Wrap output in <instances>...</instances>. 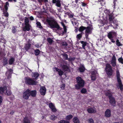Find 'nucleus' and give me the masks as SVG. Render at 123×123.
<instances>
[{
  "instance_id": "obj_31",
  "label": "nucleus",
  "mask_w": 123,
  "mask_h": 123,
  "mask_svg": "<svg viewBox=\"0 0 123 123\" xmlns=\"http://www.w3.org/2000/svg\"><path fill=\"white\" fill-rule=\"evenodd\" d=\"M74 123H79L80 121L78 119L77 117H74L73 119Z\"/></svg>"
},
{
  "instance_id": "obj_10",
  "label": "nucleus",
  "mask_w": 123,
  "mask_h": 123,
  "mask_svg": "<svg viewBox=\"0 0 123 123\" xmlns=\"http://www.w3.org/2000/svg\"><path fill=\"white\" fill-rule=\"evenodd\" d=\"M109 103L112 106L114 107L116 105V101L115 98L113 97H111L109 98Z\"/></svg>"
},
{
  "instance_id": "obj_56",
  "label": "nucleus",
  "mask_w": 123,
  "mask_h": 123,
  "mask_svg": "<svg viewBox=\"0 0 123 123\" xmlns=\"http://www.w3.org/2000/svg\"><path fill=\"white\" fill-rule=\"evenodd\" d=\"M62 45L63 46H68V44L66 42L64 41L62 42Z\"/></svg>"
},
{
  "instance_id": "obj_8",
  "label": "nucleus",
  "mask_w": 123,
  "mask_h": 123,
  "mask_svg": "<svg viewBox=\"0 0 123 123\" xmlns=\"http://www.w3.org/2000/svg\"><path fill=\"white\" fill-rule=\"evenodd\" d=\"M30 90L28 89L26 90L23 93V97L25 99H28L30 96Z\"/></svg>"
},
{
  "instance_id": "obj_32",
  "label": "nucleus",
  "mask_w": 123,
  "mask_h": 123,
  "mask_svg": "<svg viewBox=\"0 0 123 123\" xmlns=\"http://www.w3.org/2000/svg\"><path fill=\"white\" fill-rule=\"evenodd\" d=\"M83 33H81L77 35L76 36V38L79 40L82 37Z\"/></svg>"
},
{
  "instance_id": "obj_37",
  "label": "nucleus",
  "mask_w": 123,
  "mask_h": 123,
  "mask_svg": "<svg viewBox=\"0 0 123 123\" xmlns=\"http://www.w3.org/2000/svg\"><path fill=\"white\" fill-rule=\"evenodd\" d=\"M116 44L117 45L118 47L122 46V44L120 43V42H119V40L118 39H117L116 40Z\"/></svg>"
},
{
  "instance_id": "obj_1",
  "label": "nucleus",
  "mask_w": 123,
  "mask_h": 123,
  "mask_svg": "<svg viewBox=\"0 0 123 123\" xmlns=\"http://www.w3.org/2000/svg\"><path fill=\"white\" fill-rule=\"evenodd\" d=\"M46 21L51 28H55L58 30L62 29L57 23L54 19H47Z\"/></svg>"
},
{
  "instance_id": "obj_61",
  "label": "nucleus",
  "mask_w": 123,
  "mask_h": 123,
  "mask_svg": "<svg viewBox=\"0 0 123 123\" xmlns=\"http://www.w3.org/2000/svg\"><path fill=\"white\" fill-rule=\"evenodd\" d=\"M81 3L82 6H85L86 5V4L84 2H81Z\"/></svg>"
},
{
  "instance_id": "obj_11",
  "label": "nucleus",
  "mask_w": 123,
  "mask_h": 123,
  "mask_svg": "<svg viewBox=\"0 0 123 123\" xmlns=\"http://www.w3.org/2000/svg\"><path fill=\"white\" fill-rule=\"evenodd\" d=\"M49 108L51 110L52 112H55L57 111L56 109L55 105L53 104L51 102L49 103Z\"/></svg>"
},
{
  "instance_id": "obj_44",
  "label": "nucleus",
  "mask_w": 123,
  "mask_h": 123,
  "mask_svg": "<svg viewBox=\"0 0 123 123\" xmlns=\"http://www.w3.org/2000/svg\"><path fill=\"white\" fill-rule=\"evenodd\" d=\"M118 61L120 63L123 64V59L122 58V57L119 58L118 59Z\"/></svg>"
},
{
  "instance_id": "obj_51",
  "label": "nucleus",
  "mask_w": 123,
  "mask_h": 123,
  "mask_svg": "<svg viewBox=\"0 0 123 123\" xmlns=\"http://www.w3.org/2000/svg\"><path fill=\"white\" fill-rule=\"evenodd\" d=\"M4 14L5 17H8L9 14L7 11H4Z\"/></svg>"
},
{
  "instance_id": "obj_63",
  "label": "nucleus",
  "mask_w": 123,
  "mask_h": 123,
  "mask_svg": "<svg viewBox=\"0 0 123 123\" xmlns=\"http://www.w3.org/2000/svg\"><path fill=\"white\" fill-rule=\"evenodd\" d=\"M117 0H113V3L114 4V7L116 6V2L117 1Z\"/></svg>"
},
{
  "instance_id": "obj_27",
  "label": "nucleus",
  "mask_w": 123,
  "mask_h": 123,
  "mask_svg": "<svg viewBox=\"0 0 123 123\" xmlns=\"http://www.w3.org/2000/svg\"><path fill=\"white\" fill-rule=\"evenodd\" d=\"M86 29V27L83 26H81L80 27L79 29V31L81 32H82L84 30Z\"/></svg>"
},
{
  "instance_id": "obj_12",
  "label": "nucleus",
  "mask_w": 123,
  "mask_h": 123,
  "mask_svg": "<svg viewBox=\"0 0 123 123\" xmlns=\"http://www.w3.org/2000/svg\"><path fill=\"white\" fill-rule=\"evenodd\" d=\"M46 89L45 86L41 87L40 90V92L41 94L44 96L45 94L46 91Z\"/></svg>"
},
{
  "instance_id": "obj_36",
  "label": "nucleus",
  "mask_w": 123,
  "mask_h": 123,
  "mask_svg": "<svg viewBox=\"0 0 123 123\" xmlns=\"http://www.w3.org/2000/svg\"><path fill=\"white\" fill-rule=\"evenodd\" d=\"M6 92L5 94L6 95L10 96L11 95V92L10 90H8L6 89Z\"/></svg>"
},
{
  "instance_id": "obj_33",
  "label": "nucleus",
  "mask_w": 123,
  "mask_h": 123,
  "mask_svg": "<svg viewBox=\"0 0 123 123\" xmlns=\"http://www.w3.org/2000/svg\"><path fill=\"white\" fill-rule=\"evenodd\" d=\"M7 59L6 57H4L3 59V65L5 66L7 64L8 62H7Z\"/></svg>"
},
{
  "instance_id": "obj_48",
  "label": "nucleus",
  "mask_w": 123,
  "mask_h": 123,
  "mask_svg": "<svg viewBox=\"0 0 123 123\" xmlns=\"http://www.w3.org/2000/svg\"><path fill=\"white\" fill-rule=\"evenodd\" d=\"M57 117L56 116H51L50 118L51 120H54Z\"/></svg>"
},
{
  "instance_id": "obj_62",
  "label": "nucleus",
  "mask_w": 123,
  "mask_h": 123,
  "mask_svg": "<svg viewBox=\"0 0 123 123\" xmlns=\"http://www.w3.org/2000/svg\"><path fill=\"white\" fill-rule=\"evenodd\" d=\"M61 24L63 26V28L66 27V26L65 25V24L63 22H61Z\"/></svg>"
},
{
  "instance_id": "obj_45",
  "label": "nucleus",
  "mask_w": 123,
  "mask_h": 123,
  "mask_svg": "<svg viewBox=\"0 0 123 123\" xmlns=\"http://www.w3.org/2000/svg\"><path fill=\"white\" fill-rule=\"evenodd\" d=\"M64 29V31L62 32V35H64L65 33H66L67 31V29L66 28V27H64L63 28Z\"/></svg>"
},
{
  "instance_id": "obj_13",
  "label": "nucleus",
  "mask_w": 123,
  "mask_h": 123,
  "mask_svg": "<svg viewBox=\"0 0 123 123\" xmlns=\"http://www.w3.org/2000/svg\"><path fill=\"white\" fill-rule=\"evenodd\" d=\"M25 26L23 28V30L24 31H29L30 29L31 25L30 24L25 25Z\"/></svg>"
},
{
  "instance_id": "obj_19",
  "label": "nucleus",
  "mask_w": 123,
  "mask_h": 123,
  "mask_svg": "<svg viewBox=\"0 0 123 123\" xmlns=\"http://www.w3.org/2000/svg\"><path fill=\"white\" fill-rule=\"evenodd\" d=\"M7 89V87L6 86L3 87H0V93L1 94H2L4 93V91Z\"/></svg>"
},
{
  "instance_id": "obj_30",
  "label": "nucleus",
  "mask_w": 123,
  "mask_h": 123,
  "mask_svg": "<svg viewBox=\"0 0 123 123\" xmlns=\"http://www.w3.org/2000/svg\"><path fill=\"white\" fill-rule=\"evenodd\" d=\"M31 46V44L30 43L26 44L25 46V49L26 51H28L30 49Z\"/></svg>"
},
{
  "instance_id": "obj_15",
  "label": "nucleus",
  "mask_w": 123,
  "mask_h": 123,
  "mask_svg": "<svg viewBox=\"0 0 123 123\" xmlns=\"http://www.w3.org/2000/svg\"><path fill=\"white\" fill-rule=\"evenodd\" d=\"M113 16L114 14L112 12L108 15L109 16V21L110 22L112 21L113 23L114 24L115 23V22L113 20V19H114Z\"/></svg>"
},
{
  "instance_id": "obj_22",
  "label": "nucleus",
  "mask_w": 123,
  "mask_h": 123,
  "mask_svg": "<svg viewBox=\"0 0 123 123\" xmlns=\"http://www.w3.org/2000/svg\"><path fill=\"white\" fill-rule=\"evenodd\" d=\"M105 94L106 96L108 97V98L113 97V93L112 92H105Z\"/></svg>"
},
{
  "instance_id": "obj_21",
  "label": "nucleus",
  "mask_w": 123,
  "mask_h": 123,
  "mask_svg": "<svg viewBox=\"0 0 123 123\" xmlns=\"http://www.w3.org/2000/svg\"><path fill=\"white\" fill-rule=\"evenodd\" d=\"M80 42L82 44V48L83 49L85 50V47L86 45L87 44H88V43L86 42H85L83 41H80Z\"/></svg>"
},
{
  "instance_id": "obj_41",
  "label": "nucleus",
  "mask_w": 123,
  "mask_h": 123,
  "mask_svg": "<svg viewBox=\"0 0 123 123\" xmlns=\"http://www.w3.org/2000/svg\"><path fill=\"white\" fill-rule=\"evenodd\" d=\"M58 123H70V122L68 121L61 120L59 121Z\"/></svg>"
},
{
  "instance_id": "obj_34",
  "label": "nucleus",
  "mask_w": 123,
  "mask_h": 123,
  "mask_svg": "<svg viewBox=\"0 0 123 123\" xmlns=\"http://www.w3.org/2000/svg\"><path fill=\"white\" fill-rule=\"evenodd\" d=\"M35 54L36 56H37L39 54L40 51L38 49H37L34 51Z\"/></svg>"
},
{
  "instance_id": "obj_29",
  "label": "nucleus",
  "mask_w": 123,
  "mask_h": 123,
  "mask_svg": "<svg viewBox=\"0 0 123 123\" xmlns=\"http://www.w3.org/2000/svg\"><path fill=\"white\" fill-rule=\"evenodd\" d=\"M61 55L62 56L63 59L65 60H67L68 59V55L67 54L64 53L62 54Z\"/></svg>"
},
{
  "instance_id": "obj_2",
  "label": "nucleus",
  "mask_w": 123,
  "mask_h": 123,
  "mask_svg": "<svg viewBox=\"0 0 123 123\" xmlns=\"http://www.w3.org/2000/svg\"><path fill=\"white\" fill-rule=\"evenodd\" d=\"M77 84L75 86V89L77 90L80 89L81 88L83 87L84 86L85 81L81 77L78 76L76 78Z\"/></svg>"
},
{
  "instance_id": "obj_17",
  "label": "nucleus",
  "mask_w": 123,
  "mask_h": 123,
  "mask_svg": "<svg viewBox=\"0 0 123 123\" xmlns=\"http://www.w3.org/2000/svg\"><path fill=\"white\" fill-rule=\"evenodd\" d=\"M78 70L80 73H82L84 72L86 68L84 65H81L79 68Z\"/></svg>"
},
{
  "instance_id": "obj_25",
  "label": "nucleus",
  "mask_w": 123,
  "mask_h": 123,
  "mask_svg": "<svg viewBox=\"0 0 123 123\" xmlns=\"http://www.w3.org/2000/svg\"><path fill=\"white\" fill-rule=\"evenodd\" d=\"M9 6V3L8 1L6 2L5 5L4 6L5 10L4 11H7L8 10V7Z\"/></svg>"
},
{
  "instance_id": "obj_39",
  "label": "nucleus",
  "mask_w": 123,
  "mask_h": 123,
  "mask_svg": "<svg viewBox=\"0 0 123 123\" xmlns=\"http://www.w3.org/2000/svg\"><path fill=\"white\" fill-rule=\"evenodd\" d=\"M55 4L56 6L58 7H60L61 6V1L60 0H57V1Z\"/></svg>"
},
{
  "instance_id": "obj_24",
  "label": "nucleus",
  "mask_w": 123,
  "mask_h": 123,
  "mask_svg": "<svg viewBox=\"0 0 123 123\" xmlns=\"http://www.w3.org/2000/svg\"><path fill=\"white\" fill-rule=\"evenodd\" d=\"M105 115H111V111L109 109H107L105 113Z\"/></svg>"
},
{
  "instance_id": "obj_58",
  "label": "nucleus",
  "mask_w": 123,
  "mask_h": 123,
  "mask_svg": "<svg viewBox=\"0 0 123 123\" xmlns=\"http://www.w3.org/2000/svg\"><path fill=\"white\" fill-rule=\"evenodd\" d=\"M11 73L9 72V74L7 76V78L8 79H10L11 78Z\"/></svg>"
},
{
  "instance_id": "obj_38",
  "label": "nucleus",
  "mask_w": 123,
  "mask_h": 123,
  "mask_svg": "<svg viewBox=\"0 0 123 123\" xmlns=\"http://www.w3.org/2000/svg\"><path fill=\"white\" fill-rule=\"evenodd\" d=\"M80 92L82 94H86V93L87 91L86 88H83L81 89Z\"/></svg>"
},
{
  "instance_id": "obj_35",
  "label": "nucleus",
  "mask_w": 123,
  "mask_h": 123,
  "mask_svg": "<svg viewBox=\"0 0 123 123\" xmlns=\"http://www.w3.org/2000/svg\"><path fill=\"white\" fill-rule=\"evenodd\" d=\"M104 12L107 15H109V14H110L112 13L109 10H108L106 8L105 9L104 11Z\"/></svg>"
},
{
  "instance_id": "obj_47",
  "label": "nucleus",
  "mask_w": 123,
  "mask_h": 123,
  "mask_svg": "<svg viewBox=\"0 0 123 123\" xmlns=\"http://www.w3.org/2000/svg\"><path fill=\"white\" fill-rule=\"evenodd\" d=\"M116 62V57L114 55L113 56L111 62Z\"/></svg>"
},
{
  "instance_id": "obj_4",
  "label": "nucleus",
  "mask_w": 123,
  "mask_h": 123,
  "mask_svg": "<svg viewBox=\"0 0 123 123\" xmlns=\"http://www.w3.org/2000/svg\"><path fill=\"white\" fill-rule=\"evenodd\" d=\"M25 82L26 84L30 85H36V82L33 79L30 77H25Z\"/></svg>"
},
{
  "instance_id": "obj_42",
  "label": "nucleus",
  "mask_w": 123,
  "mask_h": 123,
  "mask_svg": "<svg viewBox=\"0 0 123 123\" xmlns=\"http://www.w3.org/2000/svg\"><path fill=\"white\" fill-rule=\"evenodd\" d=\"M37 27L40 28H42V26H41L40 23L39 22H37L36 23Z\"/></svg>"
},
{
  "instance_id": "obj_28",
  "label": "nucleus",
  "mask_w": 123,
  "mask_h": 123,
  "mask_svg": "<svg viewBox=\"0 0 123 123\" xmlns=\"http://www.w3.org/2000/svg\"><path fill=\"white\" fill-rule=\"evenodd\" d=\"M30 121L27 117H25L23 120V123H30Z\"/></svg>"
},
{
  "instance_id": "obj_54",
  "label": "nucleus",
  "mask_w": 123,
  "mask_h": 123,
  "mask_svg": "<svg viewBox=\"0 0 123 123\" xmlns=\"http://www.w3.org/2000/svg\"><path fill=\"white\" fill-rule=\"evenodd\" d=\"M75 58L72 57H70L69 58H68V59L67 60H68L69 61H74L75 60Z\"/></svg>"
},
{
  "instance_id": "obj_5",
  "label": "nucleus",
  "mask_w": 123,
  "mask_h": 123,
  "mask_svg": "<svg viewBox=\"0 0 123 123\" xmlns=\"http://www.w3.org/2000/svg\"><path fill=\"white\" fill-rule=\"evenodd\" d=\"M116 77L117 80L119 85L120 89L121 91L123 90V85L122 84L121 80L120 78V74L119 71L117 70L116 71Z\"/></svg>"
},
{
  "instance_id": "obj_16",
  "label": "nucleus",
  "mask_w": 123,
  "mask_h": 123,
  "mask_svg": "<svg viewBox=\"0 0 123 123\" xmlns=\"http://www.w3.org/2000/svg\"><path fill=\"white\" fill-rule=\"evenodd\" d=\"M87 111L89 113H95L96 111V110L94 108L90 107L87 109Z\"/></svg>"
},
{
  "instance_id": "obj_9",
  "label": "nucleus",
  "mask_w": 123,
  "mask_h": 123,
  "mask_svg": "<svg viewBox=\"0 0 123 123\" xmlns=\"http://www.w3.org/2000/svg\"><path fill=\"white\" fill-rule=\"evenodd\" d=\"M93 29V28L92 27V25H91L89 24L88 26L86 27L85 32L91 34Z\"/></svg>"
},
{
  "instance_id": "obj_46",
  "label": "nucleus",
  "mask_w": 123,
  "mask_h": 123,
  "mask_svg": "<svg viewBox=\"0 0 123 123\" xmlns=\"http://www.w3.org/2000/svg\"><path fill=\"white\" fill-rule=\"evenodd\" d=\"M91 80L93 81H95L96 80V76L91 75Z\"/></svg>"
},
{
  "instance_id": "obj_60",
  "label": "nucleus",
  "mask_w": 123,
  "mask_h": 123,
  "mask_svg": "<svg viewBox=\"0 0 123 123\" xmlns=\"http://www.w3.org/2000/svg\"><path fill=\"white\" fill-rule=\"evenodd\" d=\"M3 100L2 97L1 96H0V105L2 103Z\"/></svg>"
},
{
  "instance_id": "obj_7",
  "label": "nucleus",
  "mask_w": 123,
  "mask_h": 123,
  "mask_svg": "<svg viewBox=\"0 0 123 123\" xmlns=\"http://www.w3.org/2000/svg\"><path fill=\"white\" fill-rule=\"evenodd\" d=\"M67 62L65 61H64L62 63L61 65L63 69V70L65 71H68L70 69L68 66L67 65Z\"/></svg>"
},
{
  "instance_id": "obj_14",
  "label": "nucleus",
  "mask_w": 123,
  "mask_h": 123,
  "mask_svg": "<svg viewBox=\"0 0 123 123\" xmlns=\"http://www.w3.org/2000/svg\"><path fill=\"white\" fill-rule=\"evenodd\" d=\"M53 69H55L56 71L58 72V74L59 76H62L63 75V72L61 69H59L56 67H54Z\"/></svg>"
},
{
  "instance_id": "obj_23",
  "label": "nucleus",
  "mask_w": 123,
  "mask_h": 123,
  "mask_svg": "<svg viewBox=\"0 0 123 123\" xmlns=\"http://www.w3.org/2000/svg\"><path fill=\"white\" fill-rule=\"evenodd\" d=\"M15 61V58L12 57L9 60V65H11L13 64Z\"/></svg>"
},
{
  "instance_id": "obj_40",
  "label": "nucleus",
  "mask_w": 123,
  "mask_h": 123,
  "mask_svg": "<svg viewBox=\"0 0 123 123\" xmlns=\"http://www.w3.org/2000/svg\"><path fill=\"white\" fill-rule=\"evenodd\" d=\"M25 25L30 24H29V21L28 18L25 17Z\"/></svg>"
},
{
  "instance_id": "obj_50",
  "label": "nucleus",
  "mask_w": 123,
  "mask_h": 123,
  "mask_svg": "<svg viewBox=\"0 0 123 123\" xmlns=\"http://www.w3.org/2000/svg\"><path fill=\"white\" fill-rule=\"evenodd\" d=\"M79 15L81 17L82 19L84 20L85 18V17L83 15L82 13H80Z\"/></svg>"
},
{
  "instance_id": "obj_53",
  "label": "nucleus",
  "mask_w": 123,
  "mask_h": 123,
  "mask_svg": "<svg viewBox=\"0 0 123 123\" xmlns=\"http://www.w3.org/2000/svg\"><path fill=\"white\" fill-rule=\"evenodd\" d=\"M16 28L14 27H13L12 29V32L13 33H15L16 32Z\"/></svg>"
},
{
  "instance_id": "obj_52",
  "label": "nucleus",
  "mask_w": 123,
  "mask_h": 123,
  "mask_svg": "<svg viewBox=\"0 0 123 123\" xmlns=\"http://www.w3.org/2000/svg\"><path fill=\"white\" fill-rule=\"evenodd\" d=\"M89 123H94V122L92 119L90 118L88 120Z\"/></svg>"
},
{
  "instance_id": "obj_20",
  "label": "nucleus",
  "mask_w": 123,
  "mask_h": 123,
  "mask_svg": "<svg viewBox=\"0 0 123 123\" xmlns=\"http://www.w3.org/2000/svg\"><path fill=\"white\" fill-rule=\"evenodd\" d=\"M32 77L33 78V79L34 80H37V78L39 76V74L37 72H34L32 75Z\"/></svg>"
},
{
  "instance_id": "obj_6",
  "label": "nucleus",
  "mask_w": 123,
  "mask_h": 123,
  "mask_svg": "<svg viewBox=\"0 0 123 123\" xmlns=\"http://www.w3.org/2000/svg\"><path fill=\"white\" fill-rule=\"evenodd\" d=\"M117 36V33L113 31H111L109 32L107 35V37L111 41V42L113 43L115 42V41L114 40L113 38Z\"/></svg>"
},
{
  "instance_id": "obj_55",
  "label": "nucleus",
  "mask_w": 123,
  "mask_h": 123,
  "mask_svg": "<svg viewBox=\"0 0 123 123\" xmlns=\"http://www.w3.org/2000/svg\"><path fill=\"white\" fill-rule=\"evenodd\" d=\"M65 85L64 84H62L60 86V88L64 90L65 89Z\"/></svg>"
},
{
  "instance_id": "obj_49",
  "label": "nucleus",
  "mask_w": 123,
  "mask_h": 123,
  "mask_svg": "<svg viewBox=\"0 0 123 123\" xmlns=\"http://www.w3.org/2000/svg\"><path fill=\"white\" fill-rule=\"evenodd\" d=\"M111 64L113 67H115L116 65V62H111Z\"/></svg>"
},
{
  "instance_id": "obj_18",
  "label": "nucleus",
  "mask_w": 123,
  "mask_h": 123,
  "mask_svg": "<svg viewBox=\"0 0 123 123\" xmlns=\"http://www.w3.org/2000/svg\"><path fill=\"white\" fill-rule=\"evenodd\" d=\"M30 96H31L32 97H35L37 94V91L36 90L31 91L30 90Z\"/></svg>"
},
{
  "instance_id": "obj_57",
  "label": "nucleus",
  "mask_w": 123,
  "mask_h": 123,
  "mask_svg": "<svg viewBox=\"0 0 123 123\" xmlns=\"http://www.w3.org/2000/svg\"><path fill=\"white\" fill-rule=\"evenodd\" d=\"M72 116H67L66 119L67 120H69L72 117Z\"/></svg>"
},
{
  "instance_id": "obj_43",
  "label": "nucleus",
  "mask_w": 123,
  "mask_h": 123,
  "mask_svg": "<svg viewBox=\"0 0 123 123\" xmlns=\"http://www.w3.org/2000/svg\"><path fill=\"white\" fill-rule=\"evenodd\" d=\"M97 72L96 71L94 70L91 72V75L96 76V74Z\"/></svg>"
},
{
  "instance_id": "obj_3",
  "label": "nucleus",
  "mask_w": 123,
  "mask_h": 123,
  "mask_svg": "<svg viewBox=\"0 0 123 123\" xmlns=\"http://www.w3.org/2000/svg\"><path fill=\"white\" fill-rule=\"evenodd\" d=\"M105 70L106 73L108 76H111L112 75L113 70L110 64L107 63L106 64Z\"/></svg>"
},
{
  "instance_id": "obj_64",
  "label": "nucleus",
  "mask_w": 123,
  "mask_h": 123,
  "mask_svg": "<svg viewBox=\"0 0 123 123\" xmlns=\"http://www.w3.org/2000/svg\"><path fill=\"white\" fill-rule=\"evenodd\" d=\"M57 1V0H52V2L53 4H55Z\"/></svg>"
},
{
  "instance_id": "obj_59",
  "label": "nucleus",
  "mask_w": 123,
  "mask_h": 123,
  "mask_svg": "<svg viewBox=\"0 0 123 123\" xmlns=\"http://www.w3.org/2000/svg\"><path fill=\"white\" fill-rule=\"evenodd\" d=\"M89 34H91L89 33H87L86 32H85V37L86 39L88 38V35Z\"/></svg>"
},
{
  "instance_id": "obj_26",
  "label": "nucleus",
  "mask_w": 123,
  "mask_h": 123,
  "mask_svg": "<svg viewBox=\"0 0 123 123\" xmlns=\"http://www.w3.org/2000/svg\"><path fill=\"white\" fill-rule=\"evenodd\" d=\"M47 41L49 43V44L50 45L53 42V40L50 37L47 38Z\"/></svg>"
}]
</instances>
